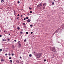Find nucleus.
<instances>
[{"label": "nucleus", "instance_id": "412c9836", "mask_svg": "<svg viewBox=\"0 0 64 64\" xmlns=\"http://www.w3.org/2000/svg\"><path fill=\"white\" fill-rule=\"evenodd\" d=\"M26 34H28V32H26Z\"/></svg>", "mask_w": 64, "mask_h": 64}, {"label": "nucleus", "instance_id": "ddd939ff", "mask_svg": "<svg viewBox=\"0 0 64 64\" xmlns=\"http://www.w3.org/2000/svg\"><path fill=\"white\" fill-rule=\"evenodd\" d=\"M29 56H30V57H31V56H32V55H31V54H30L29 55Z\"/></svg>", "mask_w": 64, "mask_h": 64}, {"label": "nucleus", "instance_id": "e433bc0d", "mask_svg": "<svg viewBox=\"0 0 64 64\" xmlns=\"http://www.w3.org/2000/svg\"><path fill=\"white\" fill-rule=\"evenodd\" d=\"M14 41H15V42H16V40H14Z\"/></svg>", "mask_w": 64, "mask_h": 64}, {"label": "nucleus", "instance_id": "a18cd8bd", "mask_svg": "<svg viewBox=\"0 0 64 64\" xmlns=\"http://www.w3.org/2000/svg\"><path fill=\"white\" fill-rule=\"evenodd\" d=\"M4 32H5V31H4Z\"/></svg>", "mask_w": 64, "mask_h": 64}, {"label": "nucleus", "instance_id": "37998d69", "mask_svg": "<svg viewBox=\"0 0 64 64\" xmlns=\"http://www.w3.org/2000/svg\"><path fill=\"white\" fill-rule=\"evenodd\" d=\"M21 17H22L23 16H22V15H21Z\"/></svg>", "mask_w": 64, "mask_h": 64}, {"label": "nucleus", "instance_id": "473e14b6", "mask_svg": "<svg viewBox=\"0 0 64 64\" xmlns=\"http://www.w3.org/2000/svg\"><path fill=\"white\" fill-rule=\"evenodd\" d=\"M2 37V35H0V37Z\"/></svg>", "mask_w": 64, "mask_h": 64}, {"label": "nucleus", "instance_id": "a878e982", "mask_svg": "<svg viewBox=\"0 0 64 64\" xmlns=\"http://www.w3.org/2000/svg\"><path fill=\"white\" fill-rule=\"evenodd\" d=\"M8 41H10V39H8Z\"/></svg>", "mask_w": 64, "mask_h": 64}, {"label": "nucleus", "instance_id": "f8f14e48", "mask_svg": "<svg viewBox=\"0 0 64 64\" xmlns=\"http://www.w3.org/2000/svg\"><path fill=\"white\" fill-rule=\"evenodd\" d=\"M20 34H23V32H20Z\"/></svg>", "mask_w": 64, "mask_h": 64}, {"label": "nucleus", "instance_id": "c85d7f7f", "mask_svg": "<svg viewBox=\"0 0 64 64\" xmlns=\"http://www.w3.org/2000/svg\"><path fill=\"white\" fill-rule=\"evenodd\" d=\"M26 18L27 19H28V17H26Z\"/></svg>", "mask_w": 64, "mask_h": 64}, {"label": "nucleus", "instance_id": "20e7f679", "mask_svg": "<svg viewBox=\"0 0 64 64\" xmlns=\"http://www.w3.org/2000/svg\"><path fill=\"white\" fill-rule=\"evenodd\" d=\"M30 21H31V20L30 19H28L27 21V22H30Z\"/></svg>", "mask_w": 64, "mask_h": 64}, {"label": "nucleus", "instance_id": "0eeeda50", "mask_svg": "<svg viewBox=\"0 0 64 64\" xmlns=\"http://www.w3.org/2000/svg\"><path fill=\"white\" fill-rule=\"evenodd\" d=\"M21 44H19L18 46V48H20V47H21Z\"/></svg>", "mask_w": 64, "mask_h": 64}, {"label": "nucleus", "instance_id": "72a5a7b5", "mask_svg": "<svg viewBox=\"0 0 64 64\" xmlns=\"http://www.w3.org/2000/svg\"><path fill=\"white\" fill-rule=\"evenodd\" d=\"M5 55L6 56H7V54H5Z\"/></svg>", "mask_w": 64, "mask_h": 64}, {"label": "nucleus", "instance_id": "f704fd0d", "mask_svg": "<svg viewBox=\"0 0 64 64\" xmlns=\"http://www.w3.org/2000/svg\"><path fill=\"white\" fill-rule=\"evenodd\" d=\"M24 20H26V18H24Z\"/></svg>", "mask_w": 64, "mask_h": 64}, {"label": "nucleus", "instance_id": "4c0bfd02", "mask_svg": "<svg viewBox=\"0 0 64 64\" xmlns=\"http://www.w3.org/2000/svg\"><path fill=\"white\" fill-rule=\"evenodd\" d=\"M20 59H21V58L22 57L21 56H20Z\"/></svg>", "mask_w": 64, "mask_h": 64}, {"label": "nucleus", "instance_id": "79ce46f5", "mask_svg": "<svg viewBox=\"0 0 64 64\" xmlns=\"http://www.w3.org/2000/svg\"><path fill=\"white\" fill-rule=\"evenodd\" d=\"M12 47H14V46L13 45L12 46Z\"/></svg>", "mask_w": 64, "mask_h": 64}, {"label": "nucleus", "instance_id": "cd10ccee", "mask_svg": "<svg viewBox=\"0 0 64 64\" xmlns=\"http://www.w3.org/2000/svg\"><path fill=\"white\" fill-rule=\"evenodd\" d=\"M19 18L18 17L16 19H19Z\"/></svg>", "mask_w": 64, "mask_h": 64}, {"label": "nucleus", "instance_id": "f257e3e1", "mask_svg": "<svg viewBox=\"0 0 64 64\" xmlns=\"http://www.w3.org/2000/svg\"><path fill=\"white\" fill-rule=\"evenodd\" d=\"M36 56L37 58H39L40 57H41V53H39L36 54Z\"/></svg>", "mask_w": 64, "mask_h": 64}, {"label": "nucleus", "instance_id": "aec40b11", "mask_svg": "<svg viewBox=\"0 0 64 64\" xmlns=\"http://www.w3.org/2000/svg\"><path fill=\"white\" fill-rule=\"evenodd\" d=\"M32 13V11H30V13Z\"/></svg>", "mask_w": 64, "mask_h": 64}, {"label": "nucleus", "instance_id": "c9c22d12", "mask_svg": "<svg viewBox=\"0 0 64 64\" xmlns=\"http://www.w3.org/2000/svg\"><path fill=\"white\" fill-rule=\"evenodd\" d=\"M4 41H6V40H4Z\"/></svg>", "mask_w": 64, "mask_h": 64}, {"label": "nucleus", "instance_id": "4468645a", "mask_svg": "<svg viewBox=\"0 0 64 64\" xmlns=\"http://www.w3.org/2000/svg\"><path fill=\"white\" fill-rule=\"evenodd\" d=\"M29 9H30V10H31V9H32V8L30 7L29 8Z\"/></svg>", "mask_w": 64, "mask_h": 64}, {"label": "nucleus", "instance_id": "f3484780", "mask_svg": "<svg viewBox=\"0 0 64 64\" xmlns=\"http://www.w3.org/2000/svg\"><path fill=\"white\" fill-rule=\"evenodd\" d=\"M0 51H2V49H0Z\"/></svg>", "mask_w": 64, "mask_h": 64}, {"label": "nucleus", "instance_id": "4be33fe9", "mask_svg": "<svg viewBox=\"0 0 64 64\" xmlns=\"http://www.w3.org/2000/svg\"><path fill=\"white\" fill-rule=\"evenodd\" d=\"M44 62H45L46 61V60H44Z\"/></svg>", "mask_w": 64, "mask_h": 64}, {"label": "nucleus", "instance_id": "ea45409f", "mask_svg": "<svg viewBox=\"0 0 64 64\" xmlns=\"http://www.w3.org/2000/svg\"><path fill=\"white\" fill-rule=\"evenodd\" d=\"M24 27L25 28H26V26H24Z\"/></svg>", "mask_w": 64, "mask_h": 64}, {"label": "nucleus", "instance_id": "6ab92c4d", "mask_svg": "<svg viewBox=\"0 0 64 64\" xmlns=\"http://www.w3.org/2000/svg\"><path fill=\"white\" fill-rule=\"evenodd\" d=\"M26 42V40L25 39L24 40V42Z\"/></svg>", "mask_w": 64, "mask_h": 64}, {"label": "nucleus", "instance_id": "de8ad7c7", "mask_svg": "<svg viewBox=\"0 0 64 64\" xmlns=\"http://www.w3.org/2000/svg\"><path fill=\"white\" fill-rule=\"evenodd\" d=\"M18 61V60H17V61Z\"/></svg>", "mask_w": 64, "mask_h": 64}, {"label": "nucleus", "instance_id": "5701e85b", "mask_svg": "<svg viewBox=\"0 0 64 64\" xmlns=\"http://www.w3.org/2000/svg\"><path fill=\"white\" fill-rule=\"evenodd\" d=\"M30 27H32V26H33V25H32V24H31L30 25Z\"/></svg>", "mask_w": 64, "mask_h": 64}, {"label": "nucleus", "instance_id": "f03ea898", "mask_svg": "<svg viewBox=\"0 0 64 64\" xmlns=\"http://www.w3.org/2000/svg\"><path fill=\"white\" fill-rule=\"evenodd\" d=\"M52 50L53 52H56V51L55 50V48L54 47H53L52 48Z\"/></svg>", "mask_w": 64, "mask_h": 64}, {"label": "nucleus", "instance_id": "a211bd4d", "mask_svg": "<svg viewBox=\"0 0 64 64\" xmlns=\"http://www.w3.org/2000/svg\"><path fill=\"white\" fill-rule=\"evenodd\" d=\"M10 63H12V60H10Z\"/></svg>", "mask_w": 64, "mask_h": 64}, {"label": "nucleus", "instance_id": "58836bf2", "mask_svg": "<svg viewBox=\"0 0 64 64\" xmlns=\"http://www.w3.org/2000/svg\"><path fill=\"white\" fill-rule=\"evenodd\" d=\"M10 35V34H8V35H9H9Z\"/></svg>", "mask_w": 64, "mask_h": 64}, {"label": "nucleus", "instance_id": "423d86ee", "mask_svg": "<svg viewBox=\"0 0 64 64\" xmlns=\"http://www.w3.org/2000/svg\"><path fill=\"white\" fill-rule=\"evenodd\" d=\"M18 43L19 45H21V42H20L19 41L18 42Z\"/></svg>", "mask_w": 64, "mask_h": 64}, {"label": "nucleus", "instance_id": "2f4dec72", "mask_svg": "<svg viewBox=\"0 0 64 64\" xmlns=\"http://www.w3.org/2000/svg\"><path fill=\"white\" fill-rule=\"evenodd\" d=\"M31 34H33V32H30Z\"/></svg>", "mask_w": 64, "mask_h": 64}, {"label": "nucleus", "instance_id": "a19ab883", "mask_svg": "<svg viewBox=\"0 0 64 64\" xmlns=\"http://www.w3.org/2000/svg\"><path fill=\"white\" fill-rule=\"evenodd\" d=\"M2 41H4V39L2 40Z\"/></svg>", "mask_w": 64, "mask_h": 64}, {"label": "nucleus", "instance_id": "393cba45", "mask_svg": "<svg viewBox=\"0 0 64 64\" xmlns=\"http://www.w3.org/2000/svg\"><path fill=\"white\" fill-rule=\"evenodd\" d=\"M9 59H12L11 57H10V58H9Z\"/></svg>", "mask_w": 64, "mask_h": 64}, {"label": "nucleus", "instance_id": "2eb2a0df", "mask_svg": "<svg viewBox=\"0 0 64 64\" xmlns=\"http://www.w3.org/2000/svg\"><path fill=\"white\" fill-rule=\"evenodd\" d=\"M54 2H53L52 3V5H54Z\"/></svg>", "mask_w": 64, "mask_h": 64}, {"label": "nucleus", "instance_id": "dca6fc26", "mask_svg": "<svg viewBox=\"0 0 64 64\" xmlns=\"http://www.w3.org/2000/svg\"><path fill=\"white\" fill-rule=\"evenodd\" d=\"M45 6H44L43 7V8H42V9H45Z\"/></svg>", "mask_w": 64, "mask_h": 64}, {"label": "nucleus", "instance_id": "bb28decb", "mask_svg": "<svg viewBox=\"0 0 64 64\" xmlns=\"http://www.w3.org/2000/svg\"><path fill=\"white\" fill-rule=\"evenodd\" d=\"M12 56H13V55H14V54H12Z\"/></svg>", "mask_w": 64, "mask_h": 64}, {"label": "nucleus", "instance_id": "9b49d317", "mask_svg": "<svg viewBox=\"0 0 64 64\" xmlns=\"http://www.w3.org/2000/svg\"><path fill=\"white\" fill-rule=\"evenodd\" d=\"M17 29L18 30H20V27H18Z\"/></svg>", "mask_w": 64, "mask_h": 64}, {"label": "nucleus", "instance_id": "1a4fd4ad", "mask_svg": "<svg viewBox=\"0 0 64 64\" xmlns=\"http://www.w3.org/2000/svg\"><path fill=\"white\" fill-rule=\"evenodd\" d=\"M22 24L23 25H24V26H25V25H26L25 23H23Z\"/></svg>", "mask_w": 64, "mask_h": 64}, {"label": "nucleus", "instance_id": "9d476101", "mask_svg": "<svg viewBox=\"0 0 64 64\" xmlns=\"http://www.w3.org/2000/svg\"><path fill=\"white\" fill-rule=\"evenodd\" d=\"M4 61V60L3 59L1 60V62H3V61Z\"/></svg>", "mask_w": 64, "mask_h": 64}, {"label": "nucleus", "instance_id": "7c9ffc66", "mask_svg": "<svg viewBox=\"0 0 64 64\" xmlns=\"http://www.w3.org/2000/svg\"><path fill=\"white\" fill-rule=\"evenodd\" d=\"M18 3H20V2H19V1L18 2Z\"/></svg>", "mask_w": 64, "mask_h": 64}, {"label": "nucleus", "instance_id": "39448f33", "mask_svg": "<svg viewBox=\"0 0 64 64\" xmlns=\"http://www.w3.org/2000/svg\"><path fill=\"white\" fill-rule=\"evenodd\" d=\"M46 6V3H44L43 4V6Z\"/></svg>", "mask_w": 64, "mask_h": 64}, {"label": "nucleus", "instance_id": "6e6552de", "mask_svg": "<svg viewBox=\"0 0 64 64\" xmlns=\"http://www.w3.org/2000/svg\"><path fill=\"white\" fill-rule=\"evenodd\" d=\"M1 2L3 3V2H4V0H1Z\"/></svg>", "mask_w": 64, "mask_h": 64}, {"label": "nucleus", "instance_id": "b1692460", "mask_svg": "<svg viewBox=\"0 0 64 64\" xmlns=\"http://www.w3.org/2000/svg\"><path fill=\"white\" fill-rule=\"evenodd\" d=\"M8 55L9 56H10L11 55V54H8Z\"/></svg>", "mask_w": 64, "mask_h": 64}, {"label": "nucleus", "instance_id": "7ed1b4c3", "mask_svg": "<svg viewBox=\"0 0 64 64\" xmlns=\"http://www.w3.org/2000/svg\"><path fill=\"white\" fill-rule=\"evenodd\" d=\"M42 6V4H40L37 6V7H41Z\"/></svg>", "mask_w": 64, "mask_h": 64}, {"label": "nucleus", "instance_id": "49530a36", "mask_svg": "<svg viewBox=\"0 0 64 64\" xmlns=\"http://www.w3.org/2000/svg\"><path fill=\"white\" fill-rule=\"evenodd\" d=\"M0 52H1V51H0Z\"/></svg>", "mask_w": 64, "mask_h": 64}, {"label": "nucleus", "instance_id": "c03bdc74", "mask_svg": "<svg viewBox=\"0 0 64 64\" xmlns=\"http://www.w3.org/2000/svg\"><path fill=\"white\" fill-rule=\"evenodd\" d=\"M53 0L54 1H55V0Z\"/></svg>", "mask_w": 64, "mask_h": 64}, {"label": "nucleus", "instance_id": "c756f323", "mask_svg": "<svg viewBox=\"0 0 64 64\" xmlns=\"http://www.w3.org/2000/svg\"><path fill=\"white\" fill-rule=\"evenodd\" d=\"M18 16H19V14H18Z\"/></svg>", "mask_w": 64, "mask_h": 64}]
</instances>
